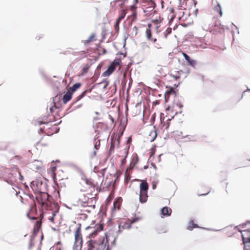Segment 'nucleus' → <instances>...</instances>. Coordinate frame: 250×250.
<instances>
[{"label": "nucleus", "instance_id": "nucleus-9", "mask_svg": "<svg viewBox=\"0 0 250 250\" xmlns=\"http://www.w3.org/2000/svg\"><path fill=\"white\" fill-rule=\"evenodd\" d=\"M180 24L183 27H187L193 23V20L190 17H179Z\"/></svg>", "mask_w": 250, "mask_h": 250}, {"label": "nucleus", "instance_id": "nucleus-27", "mask_svg": "<svg viewBox=\"0 0 250 250\" xmlns=\"http://www.w3.org/2000/svg\"><path fill=\"white\" fill-rule=\"evenodd\" d=\"M173 94H175V91H174L173 88L170 87V88L167 89V91L166 92L165 96H166V97H167V98H168L169 96H170V95Z\"/></svg>", "mask_w": 250, "mask_h": 250}, {"label": "nucleus", "instance_id": "nucleus-4", "mask_svg": "<svg viewBox=\"0 0 250 250\" xmlns=\"http://www.w3.org/2000/svg\"><path fill=\"white\" fill-rule=\"evenodd\" d=\"M75 241L73 250H82L83 244V235L81 231V225L77 228L74 232Z\"/></svg>", "mask_w": 250, "mask_h": 250}, {"label": "nucleus", "instance_id": "nucleus-29", "mask_svg": "<svg viewBox=\"0 0 250 250\" xmlns=\"http://www.w3.org/2000/svg\"><path fill=\"white\" fill-rule=\"evenodd\" d=\"M51 171L52 173L53 178L54 180L55 181V179H56V174L55 173V171L56 170V167H51Z\"/></svg>", "mask_w": 250, "mask_h": 250}, {"label": "nucleus", "instance_id": "nucleus-10", "mask_svg": "<svg viewBox=\"0 0 250 250\" xmlns=\"http://www.w3.org/2000/svg\"><path fill=\"white\" fill-rule=\"evenodd\" d=\"M242 237L244 244L250 243V229L243 230Z\"/></svg>", "mask_w": 250, "mask_h": 250}, {"label": "nucleus", "instance_id": "nucleus-21", "mask_svg": "<svg viewBox=\"0 0 250 250\" xmlns=\"http://www.w3.org/2000/svg\"><path fill=\"white\" fill-rule=\"evenodd\" d=\"M95 40V35L94 34H92L87 40H86L84 41V44L85 45H87Z\"/></svg>", "mask_w": 250, "mask_h": 250}, {"label": "nucleus", "instance_id": "nucleus-23", "mask_svg": "<svg viewBox=\"0 0 250 250\" xmlns=\"http://www.w3.org/2000/svg\"><path fill=\"white\" fill-rule=\"evenodd\" d=\"M90 66V65L88 63L85 64L82 69V72H81V75H83L87 73L88 71Z\"/></svg>", "mask_w": 250, "mask_h": 250}, {"label": "nucleus", "instance_id": "nucleus-2", "mask_svg": "<svg viewBox=\"0 0 250 250\" xmlns=\"http://www.w3.org/2000/svg\"><path fill=\"white\" fill-rule=\"evenodd\" d=\"M104 225L101 224H97L95 225L91 224L90 226L87 227L86 229H94L92 232L89 234L90 239L87 243V250H106L107 248H109L108 244L104 243V238H99L97 239H94V236L97 234L98 232L103 229Z\"/></svg>", "mask_w": 250, "mask_h": 250}, {"label": "nucleus", "instance_id": "nucleus-33", "mask_svg": "<svg viewBox=\"0 0 250 250\" xmlns=\"http://www.w3.org/2000/svg\"><path fill=\"white\" fill-rule=\"evenodd\" d=\"M160 18L161 17H159V19H157V20H154V21H153V22L154 23H155V24H156L160 23L161 22V20L160 19Z\"/></svg>", "mask_w": 250, "mask_h": 250}, {"label": "nucleus", "instance_id": "nucleus-5", "mask_svg": "<svg viewBox=\"0 0 250 250\" xmlns=\"http://www.w3.org/2000/svg\"><path fill=\"white\" fill-rule=\"evenodd\" d=\"M57 97L53 98V102L50 104L49 112L51 115H49V119L47 120L45 122H38V125H39L41 126L42 124H47L57 120V117L53 114L55 110H56L57 112L59 110V107L56 104L55 101Z\"/></svg>", "mask_w": 250, "mask_h": 250}, {"label": "nucleus", "instance_id": "nucleus-3", "mask_svg": "<svg viewBox=\"0 0 250 250\" xmlns=\"http://www.w3.org/2000/svg\"><path fill=\"white\" fill-rule=\"evenodd\" d=\"M138 0H115L111 2V4L116 8L119 7L121 13L120 16H125L130 12V16H136V4Z\"/></svg>", "mask_w": 250, "mask_h": 250}, {"label": "nucleus", "instance_id": "nucleus-38", "mask_svg": "<svg viewBox=\"0 0 250 250\" xmlns=\"http://www.w3.org/2000/svg\"><path fill=\"white\" fill-rule=\"evenodd\" d=\"M126 162V160H125V158H124L122 160V164L124 165V164H125V163Z\"/></svg>", "mask_w": 250, "mask_h": 250}, {"label": "nucleus", "instance_id": "nucleus-50", "mask_svg": "<svg viewBox=\"0 0 250 250\" xmlns=\"http://www.w3.org/2000/svg\"><path fill=\"white\" fill-rule=\"evenodd\" d=\"M58 250H61V248H59Z\"/></svg>", "mask_w": 250, "mask_h": 250}, {"label": "nucleus", "instance_id": "nucleus-19", "mask_svg": "<svg viewBox=\"0 0 250 250\" xmlns=\"http://www.w3.org/2000/svg\"><path fill=\"white\" fill-rule=\"evenodd\" d=\"M172 109L170 107H168L167 108V109H166V113H167V115H166V117H167V124L166 125V129H167L169 127V125H170V122L171 120V119H173V117H174V115H172L171 116V118H170L167 117V115L169 114V113L170 112H172Z\"/></svg>", "mask_w": 250, "mask_h": 250}, {"label": "nucleus", "instance_id": "nucleus-8", "mask_svg": "<svg viewBox=\"0 0 250 250\" xmlns=\"http://www.w3.org/2000/svg\"><path fill=\"white\" fill-rule=\"evenodd\" d=\"M121 61L119 59H115L114 61L110 64L107 69L103 73V76L104 77H107L110 75L115 70L117 67H119V69H120V63Z\"/></svg>", "mask_w": 250, "mask_h": 250}, {"label": "nucleus", "instance_id": "nucleus-47", "mask_svg": "<svg viewBox=\"0 0 250 250\" xmlns=\"http://www.w3.org/2000/svg\"><path fill=\"white\" fill-rule=\"evenodd\" d=\"M96 153V152H95V151H94V156H95Z\"/></svg>", "mask_w": 250, "mask_h": 250}, {"label": "nucleus", "instance_id": "nucleus-36", "mask_svg": "<svg viewBox=\"0 0 250 250\" xmlns=\"http://www.w3.org/2000/svg\"><path fill=\"white\" fill-rule=\"evenodd\" d=\"M130 180V177H128L127 176L125 179V182L127 183L128 182V181Z\"/></svg>", "mask_w": 250, "mask_h": 250}, {"label": "nucleus", "instance_id": "nucleus-35", "mask_svg": "<svg viewBox=\"0 0 250 250\" xmlns=\"http://www.w3.org/2000/svg\"><path fill=\"white\" fill-rule=\"evenodd\" d=\"M175 80H177L178 79L180 78V76H176V75H173L172 76Z\"/></svg>", "mask_w": 250, "mask_h": 250}, {"label": "nucleus", "instance_id": "nucleus-20", "mask_svg": "<svg viewBox=\"0 0 250 250\" xmlns=\"http://www.w3.org/2000/svg\"><path fill=\"white\" fill-rule=\"evenodd\" d=\"M171 209L167 207H164L161 209V213L164 216H169L171 213Z\"/></svg>", "mask_w": 250, "mask_h": 250}, {"label": "nucleus", "instance_id": "nucleus-15", "mask_svg": "<svg viewBox=\"0 0 250 250\" xmlns=\"http://www.w3.org/2000/svg\"><path fill=\"white\" fill-rule=\"evenodd\" d=\"M157 135V134L156 128L155 127H153L149 132L147 139L150 142H153L156 139Z\"/></svg>", "mask_w": 250, "mask_h": 250}, {"label": "nucleus", "instance_id": "nucleus-48", "mask_svg": "<svg viewBox=\"0 0 250 250\" xmlns=\"http://www.w3.org/2000/svg\"><path fill=\"white\" fill-rule=\"evenodd\" d=\"M86 202H84V204H86Z\"/></svg>", "mask_w": 250, "mask_h": 250}, {"label": "nucleus", "instance_id": "nucleus-49", "mask_svg": "<svg viewBox=\"0 0 250 250\" xmlns=\"http://www.w3.org/2000/svg\"><path fill=\"white\" fill-rule=\"evenodd\" d=\"M58 244H60V242H58Z\"/></svg>", "mask_w": 250, "mask_h": 250}, {"label": "nucleus", "instance_id": "nucleus-22", "mask_svg": "<svg viewBox=\"0 0 250 250\" xmlns=\"http://www.w3.org/2000/svg\"><path fill=\"white\" fill-rule=\"evenodd\" d=\"M198 228V225L195 224L193 220H191L189 223L188 226V229L189 230H192L193 228Z\"/></svg>", "mask_w": 250, "mask_h": 250}, {"label": "nucleus", "instance_id": "nucleus-43", "mask_svg": "<svg viewBox=\"0 0 250 250\" xmlns=\"http://www.w3.org/2000/svg\"><path fill=\"white\" fill-rule=\"evenodd\" d=\"M155 10H154L153 13H151V14H150L149 16H151L152 14H154V13H155Z\"/></svg>", "mask_w": 250, "mask_h": 250}, {"label": "nucleus", "instance_id": "nucleus-25", "mask_svg": "<svg viewBox=\"0 0 250 250\" xmlns=\"http://www.w3.org/2000/svg\"><path fill=\"white\" fill-rule=\"evenodd\" d=\"M124 17H119L116 20L114 26L115 30L118 32L119 29V22Z\"/></svg>", "mask_w": 250, "mask_h": 250}, {"label": "nucleus", "instance_id": "nucleus-7", "mask_svg": "<svg viewBox=\"0 0 250 250\" xmlns=\"http://www.w3.org/2000/svg\"><path fill=\"white\" fill-rule=\"evenodd\" d=\"M138 218H135L132 219H121L119 221V232H121L124 230L129 229L131 228V225L138 221Z\"/></svg>", "mask_w": 250, "mask_h": 250}, {"label": "nucleus", "instance_id": "nucleus-42", "mask_svg": "<svg viewBox=\"0 0 250 250\" xmlns=\"http://www.w3.org/2000/svg\"><path fill=\"white\" fill-rule=\"evenodd\" d=\"M209 192H210V190H208V191L207 192V193L203 194L202 195H206V194H208Z\"/></svg>", "mask_w": 250, "mask_h": 250}, {"label": "nucleus", "instance_id": "nucleus-44", "mask_svg": "<svg viewBox=\"0 0 250 250\" xmlns=\"http://www.w3.org/2000/svg\"><path fill=\"white\" fill-rule=\"evenodd\" d=\"M161 123H162L163 120H162V116H161Z\"/></svg>", "mask_w": 250, "mask_h": 250}, {"label": "nucleus", "instance_id": "nucleus-30", "mask_svg": "<svg viewBox=\"0 0 250 250\" xmlns=\"http://www.w3.org/2000/svg\"><path fill=\"white\" fill-rule=\"evenodd\" d=\"M171 29L170 28H168L166 30V32H165V37H167V36L168 34H170V33H171Z\"/></svg>", "mask_w": 250, "mask_h": 250}, {"label": "nucleus", "instance_id": "nucleus-45", "mask_svg": "<svg viewBox=\"0 0 250 250\" xmlns=\"http://www.w3.org/2000/svg\"><path fill=\"white\" fill-rule=\"evenodd\" d=\"M156 187L155 185H153V188L154 189Z\"/></svg>", "mask_w": 250, "mask_h": 250}, {"label": "nucleus", "instance_id": "nucleus-6", "mask_svg": "<svg viewBox=\"0 0 250 250\" xmlns=\"http://www.w3.org/2000/svg\"><path fill=\"white\" fill-rule=\"evenodd\" d=\"M148 185L146 180H143L140 184L139 201L141 203H146L147 200Z\"/></svg>", "mask_w": 250, "mask_h": 250}, {"label": "nucleus", "instance_id": "nucleus-32", "mask_svg": "<svg viewBox=\"0 0 250 250\" xmlns=\"http://www.w3.org/2000/svg\"><path fill=\"white\" fill-rule=\"evenodd\" d=\"M86 91L85 90L84 91L81 95H80L78 97V100H80L81 99V98H82L85 95V93H86Z\"/></svg>", "mask_w": 250, "mask_h": 250}, {"label": "nucleus", "instance_id": "nucleus-14", "mask_svg": "<svg viewBox=\"0 0 250 250\" xmlns=\"http://www.w3.org/2000/svg\"><path fill=\"white\" fill-rule=\"evenodd\" d=\"M49 138L48 136L44 135L42 136L40 141L38 142L37 144L41 146H45L49 144Z\"/></svg>", "mask_w": 250, "mask_h": 250}, {"label": "nucleus", "instance_id": "nucleus-40", "mask_svg": "<svg viewBox=\"0 0 250 250\" xmlns=\"http://www.w3.org/2000/svg\"><path fill=\"white\" fill-rule=\"evenodd\" d=\"M40 131L41 132H43V129L42 127H41L40 128Z\"/></svg>", "mask_w": 250, "mask_h": 250}, {"label": "nucleus", "instance_id": "nucleus-16", "mask_svg": "<svg viewBox=\"0 0 250 250\" xmlns=\"http://www.w3.org/2000/svg\"><path fill=\"white\" fill-rule=\"evenodd\" d=\"M183 56L185 58V60L188 62V64L193 67H195L196 65V61L191 59L185 53H182Z\"/></svg>", "mask_w": 250, "mask_h": 250}, {"label": "nucleus", "instance_id": "nucleus-11", "mask_svg": "<svg viewBox=\"0 0 250 250\" xmlns=\"http://www.w3.org/2000/svg\"><path fill=\"white\" fill-rule=\"evenodd\" d=\"M42 185V182H40L38 181H33L30 184V186L33 189V190H35L36 191H39L41 193H42L41 192V188L40 187H41Z\"/></svg>", "mask_w": 250, "mask_h": 250}, {"label": "nucleus", "instance_id": "nucleus-13", "mask_svg": "<svg viewBox=\"0 0 250 250\" xmlns=\"http://www.w3.org/2000/svg\"><path fill=\"white\" fill-rule=\"evenodd\" d=\"M147 40L152 42L155 43L157 41V39L152 37L151 30L146 29L145 32Z\"/></svg>", "mask_w": 250, "mask_h": 250}, {"label": "nucleus", "instance_id": "nucleus-39", "mask_svg": "<svg viewBox=\"0 0 250 250\" xmlns=\"http://www.w3.org/2000/svg\"><path fill=\"white\" fill-rule=\"evenodd\" d=\"M81 215L84 218H86L87 217V215L85 214H82Z\"/></svg>", "mask_w": 250, "mask_h": 250}, {"label": "nucleus", "instance_id": "nucleus-37", "mask_svg": "<svg viewBox=\"0 0 250 250\" xmlns=\"http://www.w3.org/2000/svg\"><path fill=\"white\" fill-rule=\"evenodd\" d=\"M108 84H109L108 82H105V84L104 86V88H105L108 85Z\"/></svg>", "mask_w": 250, "mask_h": 250}, {"label": "nucleus", "instance_id": "nucleus-46", "mask_svg": "<svg viewBox=\"0 0 250 250\" xmlns=\"http://www.w3.org/2000/svg\"><path fill=\"white\" fill-rule=\"evenodd\" d=\"M175 17H172V18L170 19V21H171L172 20H173L174 19Z\"/></svg>", "mask_w": 250, "mask_h": 250}, {"label": "nucleus", "instance_id": "nucleus-28", "mask_svg": "<svg viewBox=\"0 0 250 250\" xmlns=\"http://www.w3.org/2000/svg\"><path fill=\"white\" fill-rule=\"evenodd\" d=\"M121 203L118 201H116L114 202L113 210H115L116 209L119 210L120 208Z\"/></svg>", "mask_w": 250, "mask_h": 250}, {"label": "nucleus", "instance_id": "nucleus-31", "mask_svg": "<svg viewBox=\"0 0 250 250\" xmlns=\"http://www.w3.org/2000/svg\"><path fill=\"white\" fill-rule=\"evenodd\" d=\"M100 146V141L99 140H98L96 142V143L94 145V147L96 149H98Z\"/></svg>", "mask_w": 250, "mask_h": 250}, {"label": "nucleus", "instance_id": "nucleus-1", "mask_svg": "<svg viewBox=\"0 0 250 250\" xmlns=\"http://www.w3.org/2000/svg\"><path fill=\"white\" fill-rule=\"evenodd\" d=\"M59 207L52 197L47 193H39L36 197V202L30 206L27 216L33 219L34 227L33 233L36 235L42 229V220L44 215L52 223L58 212Z\"/></svg>", "mask_w": 250, "mask_h": 250}, {"label": "nucleus", "instance_id": "nucleus-12", "mask_svg": "<svg viewBox=\"0 0 250 250\" xmlns=\"http://www.w3.org/2000/svg\"><path fill=\"white\" fill-rule=\"evenodd\" d=\"M120 136H118L117 138L112 139L110 147L109 150L110 153H113L114 152L115 146H117V147H119L120 143Z\"/></svg>", "mask_w": 250, "mask_h": 250}, {"label": "nucleus", "instance_id": "nucleus-26", "mask_svg": "<svg viewBox=\"0 0 250 250\" xmlns=\"http://www.w3.org/2000/svg\"><path fill=\"white\" fill-rule=\"evenodd\" d=\"M214 10L216 12L217 14H218L221 16L222 15V11L220 4L217 3V4L214 7Z\"/></svg>", "mask_w": 250, "mask_h": 250}, {"label": "nucleus", "instance_id": "nucleus-41", "mask_svg": "<svg viewBox=\"0 0 250 250\" xmlns=\"http://www.w3.org/2000/svg\"><path fill=\"white\" fill-rule=\"evenodd\" d=\"M155 47L156 48H158V49L162 48V47H161V46H155Z\"/></svg>", "mask_w": 250, "mask_h": 250}, {"label": "nucleus", "instance_id": "nucleus-34", "mask_svg": "<svg viewBox=\"0 0 250 250\" xmlns=\"http://www.w3.org/2000/svg\"><path fill=\"white\" fill-rule=\"evenodd\" d=\"M151 27H152V24L150 23L148 24L147 29H149L150 30H151Z\"/></svg>", "mask_w": 250, "mask_h": 250}, {"label": "nucleus", "instance_id": "nucleus-17", "mask_svg": "<svg viewBox=\"0 0 250 250\" xmlns=\"http://www.w3.org/2000/svg\"><path fill=\"white\" fill-rule=\"evenodd\" d=\"M72 94L73 93L72 92L69 90L67 91V92L63 95L62 98V101L63 104H66L72 99Z\"/></svg>", "mask_w": 250, "mask_h": 250}, {"label": "nucleus", "instance_id": "nucleus-18", "mask_svg": "<svg viewBox=\"0 0 250 250\" xmlns=\"http://www.w3.org/2000/svg\"><path fill=\"white\" fill-rule=\"evenodd\" d=\"M84 181L85 184L90 186V187H98V183L96 182H95L93 179L91 178H85Z\"/></svg>", "mask_w": 250, "mask_h": 250}, {"label": "nucleus", "instance_id": "nucleus-24", "mask_svg": "<svg viewBox=\"0 0 250 250\" xmlns=\"http://www.w3.org/2000/svg\"><path fill=\"white\" fill-rule=\"evenodd\" d=\"M81 86V84L80 83H76L74 84L72 87H70L69 90L71 91V92H72L73 93V92L75 91Z\"/></svg>", "mask_w": 250, "mask_h": 250}]
</instances>
